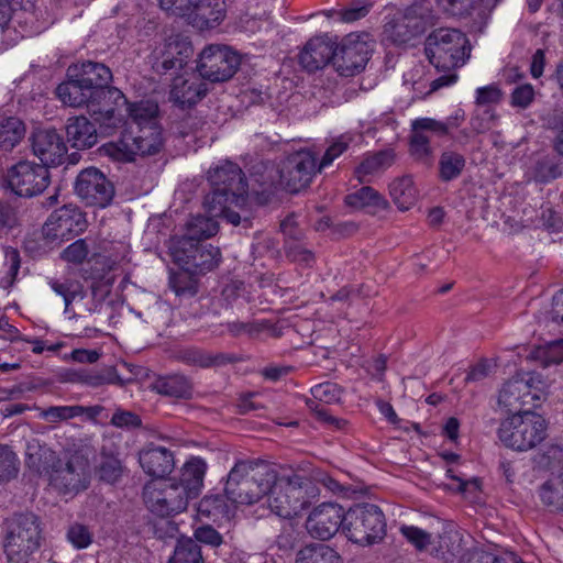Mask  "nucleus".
<instances>
[{
	"label": "nucleus",
	"instance_id": "052dcab7",
	"mask_svg": "<svg viewBox=\"0 0 563 563\" xmlns=\"http://www.w3.org/2000/svg\"><path fill=\"white\" fill-rule=\"evenodd\" d=\"M285 253L287 258L291 262H297L307 266L314 262V254L306 247L302 241L286 242Z\"/></svg>",
	"mask_w": 563,
	"mask_h": 563
},
{
	"label": "nucleus",
	"instance_id": "a19ab883",
	"mask_svg": "<svg viewBox=\"0 0 563 563\" xmlns=\"http://www.w3.org/2000/svg\"><path fill=\"white\" fill-rule=\"evenodd\" d=\"M167 563H205L200 545L191 538L178 539Z\"/></svg>",
	"mask_w": 563,
	"mask_h": 563
},
{
	"label": "nucleus",
	"instance_id": "37998d69",
	"mask_svg": "<svg viewBox=\"0 0 563 563\" xmlns=\"http://www.w3.org/2000/svg\"><path fill=\"white\" fill-rule=\"evenodd\" d=\"M465 167V158L462 154L445 151L439 159V175L443 181L456 179Z\"/></svg>",
	"mask_w": 563,
	"mask_h": 563
},
{
	"label": "nucleus",
	"instance_id": "c85d7f7f",
	"mask_svg": "<svg viewBox=\"0 0 563 563\" xmlns=\"http://www.w3.org/2000/svg\"><path fill=\"white\" fill-rule=\"evenodd\" d=\"M56 453L38 440H31L25 449V465L32 472L42 475L51 474L57 462Z\"/></svg>",
	"mask_w": 563,
	"mask_h": 563
},
{
	"label": "nucleus",
	"instance_id": "20e7f679",
	"mask_svg": "<svg viewBox=\"0 0 563 563\" xmlns=\"http://www.w3.org/2000/svg\"><path fill=\"white\" fill-rule=\"evenodd\" d=\"M4 552L10 563H30L41 547L42 522L31 511L14 514L5 521Z\"/></svg>",
	"mask_w": 563,
	"mask_h": 563
},
{
	"label": "nucleus",
	"instance_id": "5fc2aeb1",
	"mask_svg": "<svg viewBox=\"0 0 563 563\" xmlns=\"http://www.w3.org/2000/svg\"><path fill=\"white\" fill-rule=\"evenodd\" d=\"M4 265L8 269L4 276L0 278V287L9 289L14 285L21 265L20 253L18 250L12 247L5 250Z\"/></svg>",
	"mask_w": 563,
	"mask_h": 563
},
{
	"label": "nucleus",
	"instance_id": "2f4dec72",
	"mask_svg": "<svg viewBox=\"0 0 563 563\" xmlns=\"http://www.w3.org/2000/svg\"><path fill=\"white\" fill-rule=\"evenodd\" d=\"M206 470L207 464L202 459L192 457L181 467L176 483L181 485V488H185L192 497L197 498L203 485Z\"/></svg>",
	"mask_w": 563,
	"mask_h": 563
},
{
	"label": "nucleus",
	"instance_id": "c9c22d12",
	"mask_svg": "<svg viewBox=\"0 0 563 563\" xmlns=\"http://www.w3.org/2000/svg\"><path fill=\"white\" fill-rule=\"evenodd\" d=\"M221 261V253L219 247L211 244H202L195 253L191 262L185 271L195 274H205L214 269Z\"/></svg>",
	"mask_w": 563,
	"mask_h": 563
},
{
	"label": "nucleus",
	"instance_id": "a211bd4d",
	"mask_svg": "<svg viewBox=\"0 0 563 563\" xmlns=\"http://www.w3.org/2000/svg\"><path fill=\"white\" fill-rule=\"evenodd\" d=\"M343 507L334 503H322L314 507L306 520L308 533L322 541L330 540L345 523Z\"/></svg>",
	"mask_w": 563,
	"mask_h": 563
},
{
	"label": "nucleus",
	"instance_id": "7c9ffc66",
	"mask_svg": "<svg viewBox=\"0 0 563 563\" xmlns=\"http://www.w3.org/2000/svg\"><path fill=\"white\" fill-rule=\"evenodd\" d=\"M536 396L531 394L529 382L515 377L508 380L499 391L498 402L508 410L517 409L520 405L529 404Z\"/></svg>",
	"mask_w": 563,
	"mask_h": 563
},
{
	"label": "nucleus",
	"instance_id": "f3484780",
	"mask_svg": "<svg viewBox=\"0 0 563 563\" xmlns=\"http://www.w3.org/2000/svg\"><path fill=\"white\" fill-rule=\"evenodd\" d=\"M368 53L366 42L351 34L340 44H334L332 66L340 76H354L365 68Z\"/></svg>",
	"mask_w": 563,
	"mask_h": 563
},
{
	"label": "nucleus",
	"instance_id": "c03bdc74",
	"mask_svg": "<svg viewBox=\"0 0 563 563\" xmlns=\"http://www.w3.org/2000/svg\"><path fill=\"white\" fill-rule=\"evenodd\" d=\"M345 203L353 208H384L385 200L374 188L364 186L345 197Z\"/></svg>",
	"mask_w": 563,
	"mask_h": 563
},
{
	"label": "nucleus",
	"instance_id": "e433bc0d",
	"mask_svg": "<svg viewBox=\"0 0 563 563\" xmlns=\"http://www.w3.org/2000/svg\"><path fill=\"white\" fill-rule=\"evenodd\" d=\"M539 495L544 505L563 511V470L550 476L540 487Z\"/></svg>",
	"mask_w": 563,
	"mask_h": 563
},
{
	"label": "nucleus",
	"instance_id": "e2e57ef3",
	"mask_svg": "<svg viewBox=\"0 0 563 563\" xmlns=\"http://www.w3.org/2000/svg\"><path fill=\"white\" fill-rule=\"evenodd\" d=\"M373 3L371 0H353L346 8L339 11L341 21L354 22L368 14Z\"/></svg>",
	"mask_w": 563,
	"mask_h": 563
},
{
	"label": "nucleus",
	"instance_id": "4be33fe9",
	"mask_svg": "<svg viewBox=\"0 0 563 563\" xmlns=\"http://www.w3.org/2000/svg\"><path fill=\"white\" fill-rule=\"evenodd\" d=\"M225 14L224 0H191L186 18L192 26L205 31L218 26Z\"/></svg>",
	"mask_w": 563,
	"mask_h": 563
},
{
	"label": "nucleus",
	"instance_id": "473e14b6",
	"mask_svg": "<svg viewBox=\"0 0 563 563\" xmlns=\"http://www.w3.org/2000/svg\"><path fill=\"white\" fill-rule=\"evenodd\" d=\"M57 98L66 106L79 108L88 107L91 99V91L84 87V84L79 82L78 78H69L56 88Z\"/></svg>",
	"mask_w": 563,
	"mask_h": 563
},
{
	"label": "nucleus",
	"instance_id": "4c0bfd02",
	"mask_svg": "<svg viewBox=\"0 0 563 563\" xmlns=\"http://www.w3.org/2000/svg\"><path fill=\"white\" fill-rule=\"evenodd\" d=\"M201 242L194 240L187 235H183L172 241V245L169 247L170 255L175 264H177L181 269H186L189 263L191 262L195 253H197L200 247Z\"/></svg>",
	"mask_w": 563,
	"mask_h": 563
},
{
	"label": "nucleus",
	"instance_id": "9b49d317",
	"mask_svg": "<svg viewBox=\"0 0 563 563\" xmlns=\"http://www.w3.org/2000/svg\"><path fill=\"white\" fill-rule=\"evenodd\" d=\"M91 96L87 110L100 128L107 134H111L124 122V114L121 109L128 104L123 92L115 87L109 86L102 89V93Z\"/></svg>",
	"mask_w": 563,
	"mask_h": 563
},
{
	"label": "nucleus",
	"instance_id": "bb28decb",
	"mask_svg": "<svg viewBox=\"0 0 563 563\" xmlns=\"http://www.w3.org/2000/svg\"><path fill=\"white\" fill-rule=\"evenodd\" d=\"M178 360L189 366L201 368L222 367L228 364H234L240 357L233 353L208 352L206 350L190 347L178 353Z\"/></svg>",
	"mask_w": 563,
	"mask_h": 563
},
{
	"label": "nucleus",
	"instance_id": "58836bf2",
	"mask_svg": "<svg viewBox=\"0 0 563 563\" xmlns=\"http://www.w3.org/2000/svg\"><path fill=\"white\" fill-rule=\"evenodd\" d=\"M218 230L219 224L216 217H212L211 214H209V217L198 214L192 217L186 223V233L184 235L201 242V240L216 235Z\"/></svg>",
	"mask_w": 563,
	"mask_h": 563
},
{
	"label": "nucleus",
	"instance_id": "393cba45",
	"mask_svg": "<svg viewBox=\"0 0 563 563\" xmlns=\"http://www.w3.org/2000/svg\"><path fill=\"white\" fill-rule=\"evenodd\" d=\"M201 79V77L196 76L174 78L170 100L183 109L196 104L208 91L207 85Z\"/></svg>",
	"mask_w": 563,
	"mask_h": 563
},
{
	"label": "nucleus",
	"instance_id": "5701e85b",
	"mask_svg": "<svg viewBox=\"0 0 563 563\" xmlns=\"http://www.w3.org/2000/svg\"><path fill=\"white\" fill-rule=\"evenodd\" d=\"M334 44L328 36L310 38L299 54L300 65L309 73L324 68L333 62Z\"/></svg>",
	"mask_w": 563,
	"mask_h": 563
},
{
	"label": "nucleus",
	"instance_id": "ddd939ff",
	"mask_svg": "<svg viewBox=\"0 0 563 563\" xmlns=\"http://www.w3.org/2000/svg\"><path fill=\"white\" fill-rule=\"evenodd\" d=\"M318 172L319 165L312 152H295L285 159L279 170L280 186L290 194H297L310 185Z\"/></svg>",
	"mask_w": 563,
	"mask_h": 563
},
{
	"label": "nucleus",
	"instance_id": "338daca9",
	"mask_svg": "<svg viewBox=\"0 0 563 563\" xmlns=\"http://www.w3.org/2000/svg\"><path fill=\"white\" fill-rule=\"evenodd\" d=\"M351 137L345 135H341L336 139L325 151L320 163H319V172H321L324 167L332 164V162L342 155L350 145Z\"/></svg>",
	"mask_w": 563,
	"mask_h": 563
},
{
	"label": "nucleus",
	"instance_id": "423d86ee",
	"mask_svg": "<svg viewBox=\"0 0 563 563\" xmlns=\"http://www.w3.org/2000/svg\"><path fill=\"white\" fill-rule=\"evenodd\" d=\"M164 146L158 125H128L118 142L104 145V152L119 162H133L135 156H153Z\"/></svg>",
	"mask_w": 563,
	"mask_h": 563
},
{
	"label": "nucleus",
	"instance_id": "4468645a",
	"mask_svg": "<svg viewBox=\"0 0 563 563\" xmlns=\"http://www.w3.org/2000/svg\"><path fill=\"white\" fill-rule=\"evenodd\" d=\"M74 191L87 206L106 208L115 194L113 183L98 168L82 169L76 177Z\"/></svg>",
	"mask_w": 563,
	"mask_h": 563
},
{
	"label": "nucleus",
	"instance_id": "0e129e2a",
	"mask_svg": "<svg viewBox=\"0 0 563 563\" xmlns=\"http://www.w3.org/2000/svg\"><path fill=\"white\" fill-rule=\"evenodd\" d=\"M114 262L103 255L95 256L90 261V277L96 280H104L107 284H111L113 278L108 277V274L113 269Z\"/></svg>",
	"mask_w": 563,
	"mask_h": 563
},
{
	"label": "nucleus",
	"instance_id": "864d4df0",
	"mask_svg": "<svg viewBox=\"0 0 563 563\" xmlns=\"http://www.w3.org/2000/svg\"><path fill=\"white\" fill-rule=\"evenodd\" d=\"M543 123L547 129L555 133L553 147L559 155L563 156V111L552 110L543 117Z\"/></svg>",
	"mask_w": 563,
	"mask_h": 563
},
{
	"label": "nucleus",
	"instance_id": "680f3d73",
	"mask_svg": "<svg viewBox=\"0 0 563 563\" xmlns=\"http://www.w3.org/2000/svg\"><path fill=\"white\" fill-rule=\"evenodd\" d=\"M435 2L449 15L465 16L475 9L478 0H435Z\"/></svg>",
	"mask_w": 563,
	"mask_h": 563
},
{
	"label": "nucleus",
	"instance_id": "3c124183",
	"mask_svg": "<svg viewBox=\"0 0 563 563\" xmlns=\"http://www.w3.org/2000/svg\"><path fill=\"white\" fill-rule=\"evenodd\" d=\"M195 273L184 271L173 274L169 286L177 296L194 297L198 291L197 280L192 277Z\"/></svg>",
	"mask_w": 563,
	"mask_h": 563
},
{
	"label": "nucleus",
	"instance_id": "dca6fc26",
	"mask_svg": "<svg viewBox=\"0 0 563 563\" xmlns=\"http://www.w3.org/2000/svg\"><path fill=\"white\" fill-rule=\"evenodd\" d=\"M51 484L60 493H78L89 484L88 462L80 455L73 454L66 460H57L51 474Z\"/></svg>",
	"mask_w": 563,
	"mask_h": 563
},
{
	"label": "nucleus",
	"instance_id": "f8f14e48",
	"mask_svg": "<svg viewBox=\"0 0 563 563\" xmlns=\"http://www.w3.org/2000/svg\"><path fill=\"white\" fill-rule=\"evenodd\" d=\"M463 120L462 115H454L448 118L445 121H438L432 118H418L411 122V132L409 136V153L418 162L430 164L433 158V148L426 140L422 132L426 130H433L435 136H444L450 133L452 129L460 125Z\"/></svg>",
	"mask_w": 563,
	"mask_h": 563
},
{
	"label": "nucleus",
	"instance_id": "4d7b16f0",
	"mask_svg": "<svg viewBox=\"0 0 563 563\" xmlns=\"http://www.w3.org/2000/svg\"><path fill=\"white\" fill-rule=\"evenodd\" d=\"M460 553V538L457 533H444L440 536L439 547L435 549V556L445 562H452Z\"/></svg>",
	"mask_w": 563,
	"mask_h": 563
},
{
	"label": "nucleus",
	"instance_id": "f704fd0d",
	"mask_svg": "<svg viewBox=\"0 0 563 563\" xmlns=\"http://www.w3.org/2000/svg\"><path fill=\"white\" fill-rule=\"evenodd\" d=\"M296 563H343V560L331 547L311 543L298 551Z\"/></svg>",
	"mask_w": 563,
	"mask_h": 563
},
{
	"label": "nucleus",
	"instance_id": "603ef678",
	"mask_svg": "<svg viewBox=\"0 0 563 563\" xmlns=\"http://www.w3.org/2000/svg\"><path fill=\"white\" fill-rule=\"evenodd\" d=\"M386 153L379 151L363 159V162L355 168V176L360 183L369 181V177L376 175L386 161Z\"/></svg>",
	"mask_w": 563,
	"mask_h": 563
},
{
	"label": "nucleus",
	"instance_id": "aec40b11",
	"mask_svg": "<svg viewBox=\"0 0 563 563\" xmlns=\"http://www.w3.org/2000/svg\"><path fill=\"white\" fill-rule=\"evenodd\" d=\"M298 481V476L288 478L285 486L276 482L267 494L268 507L278 517L292 518L305 509L306 501L300 498Z\"/></svg>",
	"mask_w": 563,
	"mask_h": 563
},
{
	"label": "nucleus",
	"instance_id": "bf43d9fd",
	"mask_svg": "<svg viewBox=\"0 0 563 563\" xmlns=\"http://www.w3.org/2000/svg\"><path fill=\"white\" fill-rule=\"evenodd\" d=\"M503 91L497 84L479 87L475 91V103L478 107L492 108L503 99Z\"/></svg>",
	"mask_w": 563,
	"mask_h": 563
},
{
	"label": "nucleus",
	"instance_id": "13d9d810",
	"mask_svg": "<svg viewBox=\"0 0 563 563\" xmlns=\"http://www.w3.org/2000/svg\"><path fill=\"white\" fill-rule=\"evenodd\" d=\"M536 91L531 84H520L510 93V106L516 109L526 110L534 101Z\"/></svg>",
	"mask_w": 563,
	"mask_h": 563
},
{
	"label": "nucleus",
	"instance_id": "72a5a7b5",
	"mask_svg": "<svg viewBox=\"0 0 563 563\" xmlns=\"http://www.w3.org/2000/svg\"><path fill=\"white\" fill-rule=\"evenodd\" d=\"M25 133L26 126L21 119L16 117L0 119V150L12 151L24 139Z\"/></svg>",
	"mask_w": 563,
	"mask_h": 563
},
{
	"label": "nucleus",
	"instance_id": "79ce46f5",
	"mask_svg": "<svg viewBox=\"0 0 563 563\" xmlns=\"http://www.w3.org/2000/svg\"><path fill=\"white\" fill-rule=\"evenodd\" d=\"M390 195L400 211L409 210L416 201V188L411 177L405 176L393 183Z\"/></svg>",
	"mask_w": 563,
	"mask_h": 563
},
{
	"label": "nucleus",
	"instance_id": "b1692460",
	"mask_svg": "<svg viewBox=\"0 0 563 563\" xmlns=\"http://www.w3.org/2000/svg\"><path fill=\"white\" fill-rule=\"evenodd\" d=\"M139 462L147 475L156 478H164L175 467L173 452L164 446L153 444L140 452Z\"/></svg>",
	"mask_w": 563,
	"mask_h": 563
},
{
	"label": "nucleus",
	"instance_id": "49530a36",
	"mask_svg": "<svg viewBox=\"0 0 563 563\" xmlns=\"http://www.w3.org/2000/svg\"><path fill=\"white\" fill-rule=\"evenodd\" d=\"M48 284L57 295L64 298L66 313L69 312V306L77 297L84 298V288L78 280L71 278L51 279Z\"/></svg>",
	"mask_w": 563,
	"mask_h": 563
},
{
	"label": "nucleus",
	"instance_id": "6e6d98bb",
	"mask_svg": "<svg viewBox=\"0 0 563 563\" xmlns=\"http://www.w3.org/2000/svg\"><path fill=\"white\" fill-rule=\"evenodd\" d=\"M122 473L123 466L118 457L113 455H107L102 457L98 467V474L101 481L113 484L119 481V478L122 476Z\"/></svg>",
	"mask_w": 563,
	"mask_h": 563
},
{
	"label": "nucleus",
	"instance_id": "774afa93",
	"mask_svg": "<svg viewBox=\"0 0 563 563\" xmlns=\"http://www.w3.org/2000/svg\"><path fill=\"white\" fill-rule=\"evenodd\" d=\"M400 531L402 536L419 551L426 550L428 545L431 544V534L420 528L402 526Z\"/></svg>",
	"mask_w": 563,
	"mask_h": 563
},
{
	"label": "nucleus",
	"instance_id": "f257e3e1",
	"mask_svg": "<svg viewBox=\"0 0 563 563\" xmlns=\"http://www.w3.org/2000/svg\"><path fill=\"white\" fill-rule=\"evenodd\" d=\"M276 471L262 460H240L228 474L224 493L234 504L253 505L272 490Z\"/></svg>",
	"mask_w": 563,
	"mask_h": 563
},
{
	"label": "nucleus",
	"instance_id": "7ed1b4c3",
	"mask_svg": "<svg viewBox=\"0 0 563 563\" xmlns=\"http://www.w3.org/2000/svg\"><path fill=\"white\" fill-rule=\"evenodd\" d=\"M467 36L456 29H437L426 38L424 54L438 71H454L471 56Z\"/></svg>",
	"mask_w": 563,
	"mask_h": 563
},
{
	"label": "nucleus",
	"instance_id": "de8ad7c7",
	"mask_svg": "<svg viewBox=\"0 0 563 563\" xmlns=\"http://www.w3.org/2000/svg\"><path fill=\"white\" fill-rule=\"evenodd\" d=\"M35 409L38 410V416L41 419L51 423L67 421L71 418L82 415L80 405L51 406L48 408L35 407Z\"/></svg>",
	"mask_w": 563,
	"mask_h": 563
},
{
	"label": "nucleus",
	"instance_id": "a18cd8bd",
	"mask_svg": "<svg viewBox=\"0 0 563 563\" xmlns=\"http://www.w3.org/2000/svg\"><path fill=\"white\" fill-rule=\"evenodd\" d=\"M529 357L544 367L563 362V340H555L534 347Z\"/></svg>",
	"mask_w": 563,
	"mask_h": 563
},
{
	"label": "nucleus",
	"instance_id": "412c9836",
	"mask_svg": "<svg viewBox=\"0 0 563 563\" xmlns=\"http://www.w3.org/2000/svg\"><path fill=\"white\" fill-rule=\"evenodd\" d=\"M66 77L78 78L88 90L95 96L102 93V89L110 86L112 73L108 66L101 63L87 60L80 64L70 65L67 68Z\"/></svg>",
	"mask_w": 563,
	"mask_h": 563
},
{
	"label": "nucleus",
	"instance_id": "0eeeda50",
	"mask_svg": "<svg viewBox=\"0 0 563 563\" xmlns=\"http://www.w3.org/2000/svg\"><path fill=\"white\" fill-rule=\"evenodd\" d=\"M385 528V514L377 505L356 504L345 512L343 533L355 544L367 547L383 541Z\"/></svg>",
	"mask_w": 563,
	"mask_h": 563
},
{
	"label": "nucleus",
	"instance_id": "f03ea898",
	"mask_svg": "<svg viewBox=\"0 0 563 563\" xmlns=\"http://www.w3.org/2000/svg\"><path fill=\"white\" fill-rule=\"evenodd\" d=\"M211 191L206 195V210L219 213L224 210L228 201L234 207L242 208L247 201L249 185L242 168L231 161L219 162L208 170Z\"/></svg>",
	"mask_w": 563,
	"mask_h": 563
},
{
	"label": "nucleus",
	"instance_id": "cd10ccee",
	"mask_svg": "<svg viewBox=\"0 0 563 563\" xmlns=\"http://www.w3.org/2000/svg\"><path fill=\"white\" fill-rule=\"evenodd\" d=\"M65 130L68 142L75 148H90L98 142L97 129L85 115L68 118Z\"/></svg>",
	"mask_w": 563,
	"mask_h": 563
},
{
	"label": "nucleus",
	"instance_id": "8fccbe9b",
	"mask_svg": "<svg viewBox=\"0 0 563 563\" xmlns=\"http://www.w3.org/2000/svg\"><path fill=\"white\" fill-rule=\"evenodd\" d=\"M31 0H0V29L4 31L20 13L32 8Z\"/></svg>",
	"mask_w": 563,
	"mask_h": 563
},
{
	"label": "nucleus",
	"instance_id": "69168bd1",
	"mask_svg": "<svg viewBox=\"0 0 563 563\" xmlns=\"http://www.w3.org/2000/svg\"><path fill=\"white\" fill-rule=\"evenodd\" d=\"M498 117L493 108L478 109L471 118V126L477 133H484L490 130Z\"/></svg>",
	"mask_w": 563,
	"mask_h": 563
},
{
	"label": "nucleus",
	"instance_id": "09e8293b",
	"mask_svg": "<svg viewBox=\"0 0 563 563\" xmlns=\"http://www.w3.org/2000/svg\"><path fill=\"white\" fill-rule=\"evenodd\" d=\"M20 461L15 452L7 444H0V483L18 476Z\"/></svg>",
	"mask_w": 563,
	"mask_h": 563
},
{
	"label": "nucleus",
	"instance_id": "39448f33",
	"mask_svg": "<svg viewBox=\"0 0 563 563\" xmlns=\"http://www.w3.org/2000/svg\"><path fill=\"white\" fill-rule=\"evenodd\" d=\"M548 437V421L530 410L515 413L501 421L498 438L515 451L526 452L537 448Z\"/></svg>",
	"mask_w": 563,
	"mask_h": 563
},
{
	"label": "nucleus",
	"instance_id": "2eb2a0df",
	"mask_svg": "<svg viewBox=\"0 0 563 563\" xmlns=\"http://www.w3.org/2000/svg\"><path fill=\"white\" fill-rule=\"evenodd\" d=\"M192 55L191 43L181 35H173L154 49L152 68L158 75H173L181 70Z\"/></svg>",
	"mask_w": 563,
	"mask_h": 563
},
{
	"label": "nucleus",
	"instance_id": "1a4fd4ad",
	"mask_svg": "<svg viewBox=\"0 0 563 563\" xmlns=\"http://www.w3.org/2000/svg\"><path fill=\"white\" fill-rule=\"evenodd\" d=\"M9 189L16 196L32 198L41 195L51 184L49 170L31 161H20L5 175Z\"/></svg>",
	"mask_w": 563,
	"mask_h": 563
},
{
	"label": "nucleus",
	"instance_id": "ea45409f",
	"mask_svg": "<svg viewBox=\"0 0 563 563\" xmlns=\"http://www.w3.org/2000/svg\"><path fill=\"white\" fill-rule=\"evenodd\" d=\"M125 112L129 114L131 122L128 125H157L156 114L158 107L151 101H141L125 104Z\"/></svg>",
	"mask_w": 563,
	"mask_h": 563
},
{
	"label": "nucleus",
	"instance_id": "6ab92c4d",
	"mask_svg": "<svg viewBox=\"0 0 563 563\" xmlns=\"http://www.w3.org/2000/svg\"><path fill=\"white\" fill-rule=\"evenodd\" d=\"M31 150L47 169L62 165L66 159L67 146L55 129H36L30 135Z\"/></svg>",
	"mask_w": 563,
	"mask_h": 563
},
{
	"label": "nucleus",
	"instance_id": "c756f323",
	"mask_svg": "<svg viewBox=\"0 0 563 563\" xmlns=\"http://www.w3.org/2000/svg\"><path fill=\"white\" fill-rule=\"evenodd\" d=\"M151 388L159 395L178 399H190L194 389L191 380L181 374L158 376Z\"/></svg>",
	"mask_w": 563,
	"mask_h": 563
},
{
	"label": "nucleus",
	"instance_id": "6e6552de",
	"mask_svg": "<svg viewBox=\"0 0 563 563\" xmlns=\"http://www.w3.org/2000/svg\"><path fill=\"white\" fill-rule=\"evenodd\" d=\"M143 498L148 510L161 518L183 512L189 500L195 499L176 479H169L159 486L146 485Z\"/></svg>",
	"mask_w": 563,
	"mask_h": 563
},
{
	"label": "nucleus",
	"instance_id": "9d476101",
	"mask_svg": "<svg viewBox=\"0 0 563 563\" xmlns=\"http://www.w3.org/2000/svg\"><path fill=\"white\" fill-rule=\"evenodd\" d=\"M240 64L239 55L228 46L209 45L199 54L196 69L202 79L222 82L232 78Z\"/></svg>",
	"mask_w": 563,
	"mask_h": 563
},
{
	"label": "nucleus",
	"instance_id": "a878e982",
	"mask_svg": "<svg viewBox=\"0 0 563 563\" xmlns=\"http://www.w3.org/2000/svg\"><path fill=\"white\" fill-rule=\"evenodd\" d=\"M85 223L86 220L77 208L63 206L48 217L43 230L47 236L56 239L71 231L74 224L81 231Z\"/></svg>",
	"mask_w": 563,
	"mask_h": 563
}]
</instances>
